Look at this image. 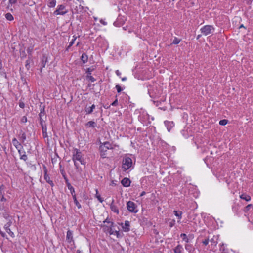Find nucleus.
Masks as SVG:
<instances>
[{"label": "nucleus", "mask_w": 253, "mask_h": 253, "mask_svg": "<svg viewBox=\"0 0 253 253\" xmlns=\"http://www.w3.org/2000/svg\"><path fill=\"white\" fill-rule=\"evenodd\" d=\"M75 153L73 155V160L76 169H78L79 164L77 161H79L81 164L84 165V161L82 158L81 152L77 149L75 150Z\"/></svg>", "instance_id": "f257e3e1"}, {"label": "nucleus", "mask_w": 253, "mask_h": 253, "mask_svg": "<svg viewBox=\"0 0 253 253\" xmlns=\"http://www.w3.org/2000/svg\"><path fill=\"white\" fill-rule=\"evenodd\" d=\"M100 143L101 145L99 147V150L101 153H103L102 154V155H105V152H106L107 150L112 148V145L109 142H104L102 143L100 141Z\"/></svg>", "instance_id": "f03ea898"}, {"label": "nucleus", "mask_w": 253, "mask_h": 253, "mask_svg": "<svg viewBox=\"0 0 253 253\" xmlns=\"http://www.w3.org/2000/svg\"><path fill=\"white\" fill-rule=\"evenodd\" d=\"M214 30L213 27L211 25L204 26L200 29L201 33L205 36L212 34L214 32Z\"/></svg>", "instance_id": "7ed1b4c3"}, {"label": "nucleus", "mask_w": 253, "mask_h": 253, "mask_svg": "<svg viewBox=\"0 0 253 253\" xmlns=\"http://www.w3.org/2000/svg\"><path fill=\"white\" fill-rule=\"evenodd\" d=\"M132 160L128 157H125L122 162V167L125 170L128 169L132 165Z\"/></svg>", "instance_id": "20e7f679"}, {"label": "nucleus", "mask_w": 253, "mask_h": 253, "mask_svg": "<svg viewBox=\"0 0 253 253\" xmlns=\"http://www.w3.org/2000/svg\"><path fill=\"white\" fill-rule=\"evenodd\" d=\"M136 206L135 203L132 201H128L127 203V209L131 212L136 213L137 210H136Z\"/></svg>", "instance_id": "39448f33"}, {"label": "nucleus", "mask_w": 253, "mask_h": 253, "mask_svg": "<svg viewBox=\"0 0 253 253\" xmlns=\"http://www.w3.org/2000/svg\"><path fill=\"white\" fill-rule=\"evenodd\" d=\"M65 9V6L63 5H59L58 8H57L54 12V14L56 15H64L67 12V10H64Z\"/></svg>", "instance_id": "423d86ee"}, {"label": "nucleus", "mask_w": 253, "mask_h": 253, "mask_svg": "<svg viewBox=\"0 0 253 253\" xmlns=\"http://www.w3.org/2000/svg\"><path fill=\"white\" fill-rule=\"evenodd\" d=\"M44 179L47 183H48L51 186H53L54 184L52 180L50 179L49 176L48 175L47 169L45 167H44Z\"/></svg>", "instance_id": "0eeeda50"}, {"label": "nucleus", "mask_w": 253, "mask_h": 253, "mask_svg": "<svg viewBox=\"0 0 253 253\" xmlns=\"http://www.w3.org/2000/svg\"><path fill=\"white\" fill-rule=\"evenodd\" d=\"M130 182V179L128 178H124L121 181V183L124 187H128Z\"/></svg>", "instance_id": "6e6552de"}, {"label": "nucleus", "mask_w": 253, "mask_h": 253, "mask_svg": "<svg viewBox=\"0 0 253 253\" xmlns=\"http://www.w3.org/2000/svg\"><path fill=\"white\" fill-rule=\"evenodd\" d=\"M114 200L112 199V202L110 204V208L113 212L116 213L117 214H119V211L117 207L114 205Z\"/></svg>", "instance_id": "1a4fd4ad"}, {"label": "nucleus", "mask_w": 253, "mask_h": 253, "mask_svg": "<svg viewBox=\"0 0 253 253\" xmlns=\"http://www.w3.org/2000/svg\"><path fill=\"white\" fill-rule=\"evenodd\" d=\"M129 226V222L128 221H126L125 222L124 225H122V228L125 232H128L130 230Z\"/></svg>", "instance_id": "9d476101"}, {"label": "nucleus", "mask_w": 253, "mask_h": 253, "mask_svg": "<svg viewBox=\"0 0 253 253\" xmlns=\"http://www.w3.org/2000/svg\"><path fill=\"white\" fill-rule=\"evenodd\" d=\"M63 176L64 177L65 180H66V182L67 183V185L69 189L70 190L71 194L73 195V192H74V189L73 187L71 186L70 183L68 182V179L65 177V176L63 174Z\"/></svg>", "instance_id": "9b49d317"}, {"label": "nucleus", "mask_w": 253, "mask_h": 253, "mask_svg": "<svg viewBox=\"0 0 253 253\" xmlns=\"http://www.w3.org/2000/svg\"><path fill=\"white\" fill-rule=\"evenodd\" d=\"M67 240L69 242H71L73 241V236H72V232L70 230H68L67 232L66 235Z\"/></svg>", "instance_id": "f8f14e48"}, {"label": "nucleus", "mask_w": 253, "mask_h": 253, "mask_svg": "<svg viewBox=\"0 0 253 253\" xmlns=\"http://www.w3.org/2000/svg\"><path fill=\"white\" fill-rule=\"evenodd\" d=\"M95 108V106L94 104H93L91 107L88 108L86 107L85 108V112L86 114H90L93 112V110Z\"/></svg>", "instance_id": "ddd939ff"}, {"label": "nucleus", "mask_w": 253, "mask_h": 253, "mask_svg": "<svg viewBox=\"0 0 253 253\" xmlns=\"http://www.w3.org/2000/svg\"><path fill=\"white\" fill-rule=\"evenodd\" d=\"M165 124L167 126V129L169 131H170L171 128L174 126L173 122L165 121Z\"/></svg>", "instance_id": "4468645a"}, {"label": "nucleus", "mask_w": 253, "mask_h": 253, "mask_svg": "<svg viewBox=\"0 0 253 253\" xmlns=\"http://www.w3.org/2000/svg\"><path fill=\"white\" fill-rule=\"evenodd\" d=\"M10 224L9 223H7L4 226V228L6 230V231L11 236L14 237V233L11 231L10 229L9 228Z\"/></svg>", "instance_id": "2eb2a0df"}, {"label": "nucleus", "mask_w": 253, "mask_h": 253, "mask_svg": "<svg viewBox=\"0 0 253 253\" xmlns=\"http://www.w3.org/2000/svg\"><path fill=\"white\" fill-rule=\"evenodd\" d=\"M81 60L84 63H85L88 60V56L84 53L81 56Z\"/></svg>", "instance_id": "dca6fc26"}, {"label": "nucleus", "mask_w": 253, "mask_h": 253, "mask_svg": "<svg viewBox=\"0 0 253 253\" xmlns=\"http://www.w3.org/2000/svg\"><path fill=\"white\" fill-rule=\"evenodd\" d=\"M56 0H49L48 5L50 7H54L56 5Z\"/></svg>", "instance_id": "f3484780"}, {"label": "nucleus", "mask_w": 253, "mask_h": 253, "mask_svg": "<svg viewBox=\"0 0 253 253\" xmlns=\"http://www.w3.org/2000/svg\"><path fill=\"white\" fill-rule=\"evenodd\" d=\"M240 198L246 200V201H249L251 200V197L249 195L246 194H242L240 196Z\"/></svg>", "instance_id": "a211bd4d"}, {"label": "nucleus", "mask_w": 253, "mask_h": 253, "mask_svg": "<svg viewBox=\"0 0 253 253\" xmlns=\"http://www.w3.org/2000/svg\"><path fill=\"white\" fill-rule=\"evenodd\" d=\"M42 134H43V136L44 138H46L47 137V127L46 126H43L42 127Z\"/></svg>", "instance_id": "6ab92c4d"}, {"label": "nucleus", "mask_w": 253, "mask_h": 253, "mask_svg": "<svg viewBox=\"0 0 253 253\" xmlns=\"http://www.w3.org/2000/svg\"><path fill=\"white\" fill-rule=\"evenodd\" d=\"M12 143L17 149H18L19 147L21 146L20 144L19 143V142L17 140L16 138H14L12 140Z\"/></svg>", "instance_id": "aec40b11"}, {"label": "nucleus", "mask_w": 253, "mask_h": 253, "mask_svg": "<svg viewBox=\"0 0 253 253\" xmlns=\"http://www.w3.org/2000/svg\"><path fill=\"white\" fill-rule=\"evenodd\" d=\"M182 249V247L180 245H178L177 247H176L174 250V252L176 253H181V250Z\"/></svg>", "instance_id": "412c9836"}, {"label": "nucleus", "mask_w": 253, "mask_h": 253, "mask_svg": "<svg viewBox=\"0 0 253 253\" xmlns=\"http://www.w3.org/2000/svg\"><path fill=\"white\" fill-rule=\"evenodd\" d=\"M73 197L74 202L75 205L78 207V208L79 209L81 208V205H80L79 202L77 201L75 195H73Z\"/></svg>", "instance_id": "4be33fe9"}, {"label": "nucleus", "mask_w": 253, "mask_h": 253, "mask_svg": "<svg viewBox=\"0 0 253 253\" xmlns=\"http://www.w3.org/2000/svg\"><path fill=\"white\" fill-rule=\"evenodd\" d=\"M174 213L175 216L178 217L179 219L181 218L182 211H174Z\"/></svg>", "instance_id": "5701e85b"}, {"label": "nucleus", "mask_w": 253, "mask_h": 253, "mask_svg": "<svg viewBox=\"0 0 253 253\" xmlns=\"http://www.w3.org/2000/svg\"><path fill=\"white\" fill-rule=\"evenodd\" d=\"M5 17L9 21H12L13 20V16L9 13H6L5 14Z\"/></svg>", "instance_id": "b1692460"}, {"label": "nucleus", "mask_w": 253, "mask_h": 253, "mask_svg": "<svg viewBox=\"0 0 253 253\" xmlns=\"http://www.w3.org/2000/svg\"><path fill=\"white\" fill-rule=\"evenodd\" d=\"M47 61V58L46 57H44V56L43 57V58H42V69L43 67H45V64H46Z\"/></svg>", "instance_id": "393cba45"}, {"label": "nucleus", "mask_w": 253, "mask_h": 253, "mask_svg": "<svg viewBox=\"0 0 253 253\" xmlns=\"http://www.w3.org/2000/svg\"><path fill=\"white\" fill-rule=\"evenodd\" d=\"M76 37H75L72 40V41L70 42L69 45H68V46L67 47V49H66V50H68L72 46V45L74 43V42L76 40Z\"/></svg>", "instance_id": "a878e982"}, {"label": "nucleus", "mask_w": 253, "mask_h": 253, "mask_svg": "<svg viewBox=\"0 0 253 253\" xmlns=\"http://www.w3.org/2000/svg\"><path fill=\"white\" fill-rule=\"evenodd\" d=\"M181 237L182 238L183 240H184L186 242H188V239L187 237V236L185 234H181Z\"/></svg>", "instance_id": "bb28decb"}, {"label": "nucleus", "mask_w": 253, "mask_h": 253, "mask_svg": "<svg viewBox=\"0 0 253 253\" xmlns=\"http://www.w3.org/2000/svg\"><path fill=\"white\" fill-rule=\"evenodd\" d=\"M20 159L21 160H23L24 161H26L27 160V155L25 154V152H24V154H22V155H21V156H20Z\"/></svg>", "instance_id": "cd10ccee"}, {"label": "nucleus", "mask_w": 253, "mask_h": 253, "mask_svg": "<svg viewBox=\"0 0 253 253\" xmlns=\"http://www.w3.org/2000/svg\"><path fill=\"white\" fill-rule=\"evenodd\" d=\"M228 122V121L227 120H225V119H223V120H220L219 121V124L220 125H225L227 124Z\"/></svg>", "instance_id": "c85d7f7f"}, {"label": "nucleus", "mask_w": 253, "mask_h": 253, "mask_svg": "<svg viewBox=\"0 0 253 253\" xmlns=\"http://www.w3.org/2000/svg\"><path fill=\"white\" fill-rule=\"evenodd\" d=\"M180 41V40L178 39V38L175 37L173 42L172 44H177L179 43Z\"/></svg>", "instance_id": "c756f323"}, {"label": "nucleus", "mask_w": 253, "mask_h": 253, "mask_svg": "<svg viewBox=\"0 0 253 253\" xmlns=\"http://www.w3.org/2000/svg\"><path fill=\"white\" fill-rule=\"evenodd\" d=\"M87 124L92 127H94L95 126V123L93 121H89Z\"/></svg>", "instance_id": "7c9ffc66"}, {"label": "nucleus", "mask_w": 253, "mask_h": 253, "mask_svg": "<svg viewBox=\"0 0 253 253\" xmlns=\"http://www.w3.org/2000/svg\"><path fill=\"white\" fill-rule=\"evenodd\" d=\"M252 206V205L251 204H249V205H247V206H246L245 207L244 211L245 212L248 211Z\"/></svg>", "instance_id": "2f4dec72"}, {"label": "nucleus", "mask_w": 253, "mask_h": 253, "mask_svg": "<svg viewBox=\"0 0 253 253\" xmlns=\"http://www.w3.org/2000/svg\"><path fill=\"white\" fill-rule=\"evenodd\" d=\"M96 193H97V190H96ZM96 197L98 199V200L101 202L102 203L103 201V200L102 199V198L101 197L100 195H97V193H96Z\"/></svg>", "instance_id": "473e14b6"}, {"label": "nucleus", "mask_w": 253, "mask_h": 253, "mask_svg": "<svg viewBox=\"0 0 253 253\" xmlns=\"http://www.w3.org/2000/svg\"><path fill=\"white\" fill-rule=\"evenodd\" d=\"M209 239H206L202 241V242L203 243V244L204 245H207L209 243Z\"/></svg>", "instance_id": "72a5a7b5"}, {"label": "nucleus", "mask_w": 253, "mask_h": 253, "mask_svg": "<svg viewBox=\"0 0 253 253\" xmlns=\"http://www.w3.org/2000/svg\"><path fill=\"white\" fill-rule=\"evenodd\" d=\"M116 89H117V90L118 92H119H119H121V91H122V88H121V86H120V85H117L116 86Z\"/></svg>", "instance_id": "f704fd0d"}, {"label": "nucleus", "mask_w": 253, "mask_h": 253, "mask_svg": "<svg viewBox=\"0 0 253 253\" xmlns=\"http://www.w3.org/2000/svg\"><path fill=\"white\" fill-rule=\"evenodd\" d=\"M40 124L42 126V127L43 126H44L45 125H44L43 124V119L42 118H40Z\"/></svg>", "instance_id": "c9c22d12"}, {"label": "nucleus", "mask_w": 253, "mask_h": 253, "mask_svg": "<svg viewBox=\"0 0 253 253\" xmlns=\"http://www.w3.org/2000/svg\"><path fill=\"white\" fill-rule=\"evenodd\" d=\"M175 224V220H172L169 223L170 227H172Z\"/></svg>", "instance_id": "e433bc0d"}, {"label": "nucleus", "mask_w": 253, "mask_h": 253, "mask_svg": "<svg viewBox=\"0 0 253 253\" xmlns=\"http://www.w3.org/2000/svg\"><path fill=\"white\" fill-rule=\"evenodd\" d=\"M44 115L45 114H44V112L41 111L39 115L40 118H42V117H43L44 116Z\"/></svg>", "instance_id": "4c0bfd02"}, {"label": "nucleus", "mask_w": 253, "mask_h": 253, "mask_svg": "<svg viewBox=\"0 0 253 253\" xmlns=\"http://www.w3.org/2000/svg\"><path fill=\"white\" fill-rule=\"evenodd\" d=\"M27 118L25 116H23L21 119V121L23 123H25L27 122Z\"/></svg>", "instance_id": "58836bf2"}, {"label": "nucleus", "mask_w": 253, "mask_h": 253, "mask_svg": "<svg viewBox=\"0 0 253 253\" xmlns=\"http://www.w3.org/2000/svg\"><path fill=\"white\" fill-rule=\"evenodd\" d=\"M118 104V100L116 99L112 104V106H116Z\"/></svg>", "instance_id": "ea45409f"}, {"label": "nucleus", "mask_w": 253, "mask_h": 253, "mask_svg": "<svg viewBox=\"0 0 253 253\" xmlns=\"http://www.w3.org/2000/svg\"><path fill=\"white\" fill-rule=\"evenodd\" d=\"M21 138L22 139L23 141H24L26 137V134L25 133H23L21 135Z\"/></svg>", "instance_id": "a19ab883"}, {"label": "nucleus", "mask_w": 253, "mask_h": 253, "mask_svg": "<svg viewBox=\"0 0 253 253\" xmlns=\"http://www.w3.org/2000/svg\"><path fill=\"white\" fill-rule=\"evenodd\" d=\"M88 77L89 78V80L91 81V82H94L95 81V79L92 77V76H88Z\"/></svg>", "instance_id": "79ce46f5"}, {"label": "nucleus", "mask_w": 253, "mask_h": 253, "mask_svg": "<svg viewBox=\"0 0 253 253\" xmlns=\"http://www.w3.org/2000/svg\"><path fill=\"white\" fill-rule=\"evenodd\" d=\"M17 0H9V2L11 3V4H14L15 3H16Z\"/></svg>", "instance_id": "37998d69"}, {"label": "nucleus", "mask_w": 253, "mask_h": 253, "mask_svg": "<svg viewBox=\"0 0 253 253\" xmlns=\"http://www.w3.org/2000/svg\"><path fill=\"white\" fill-rule=\"evenodd\" d=\"M100 23H102V24H103L104 25H105L107 24V23L105 22L104 21H103V20H100Z\"/></svg>", "instance_id": "c03bdc74"}, {"label": "nucleus", "mask_w": 253, "mask_h": 253, "mask_svg": "<svg viewBox=\"0 0 253 253\" xmlns=\"http://www.w3.org/2000/svg\"><path fill=\"white\" fill-rule=\"evenodd\" d=\"M19 106L21 108H23L24 107V104L23 103H20Z\"/></svg>", "instance_id": "a18cd8bd"}, {"label": "nucleus", "mask_w": 253, "mask_h": 253, "mask_svg": "<svg viewBox=\"0 0 253 253\" xmlns=\"http://www.w3.org/2000/svg\"><path fill=\"white\" fill-rule=\"evenodd\" d=\"M26 62H27V63L26 64V67H27V69H28V68L29 67V63L28 60L26 61Z\"/></svg>", "instance_id": "49530a36"}, {"label": "nucleus", "mask_w": 253, "mask_h": 253, "mask_svg": "<svg viewBox=\"0 0 253 253\" xmlns=\"http://www.w3.org/2000/svg\"><path fill=\"white\" fill-rule=\"evenodd\" d=\"M0 234L3 237H5V234L4 232H2V231L0 232Z\"/></svg>", "instance_id": "de8ad7c7"}, {"label": "nucleus", "mask_w": 253, "mask_h": 253, "mask_svg": "<svg viewBox=\"0 0 253 253\" xmlns=\"http://www.w3.org/2000/svg\"><path fill=\"white\" fill-rule=\"evenodd\" d=\"M6 201V199L3 196H2V197L1 199V201Z\"/></svg>", "instance_id": "09e8293b"}, {"label": "nucleus", "mask_w": 253, "mask_h": 253, "mask_svg": "<svg viewBox=\"0 0 253 253\" xmlns=\"http://www.w3.org/2000/svg\"><path fill=\"white\" fill-rule=\"evenodd\" d=\"M18 153H19V154H20V155L21 156V155H22V151H21V150H20V149H18Z\"/></svg>", "instance_id": "8fccbe9b"}, {"label": "nucleus", "mask_w": 253, "mask_h": 253, "mask_svg": "<svg viewBox=\"0 0 253 253\" xmlns=\"http://www.w3.org/2000/svg\"><path fill=\"white\" fill-rule=\"evenodd\" d=\"M145 194V192L143 191L142 192L141 194H140V196H142L143 195H144Z\"/></svg>", "instance_id": "3c124183"}, {"label": "nucleus", "mask_w": 253, "mask_h": 253, "mask_svg": "<svg viewBox=\"0 0 253 253\" xmlns=\"http://www.w3.org/2000/svg\"><path fill=\"white\" fill-rule=\"evenodd\" d=\"M116 73L117 75H120V73L119 72V71L118 70H117L116 71Z\"/></svg>", "instance_id": "603ef678"}, {"label": "nucleus", "mask_w": 253, "mask_h": 253, "mask_svg": "<svg viewBox=\"0 0 253 253\" xmlns=\"http://www.w3.org/2000/svg\"><path fill=\"white\" fill-rule=\"evenodd\" d=\"M110 234H112L113 233V232L112 231V229L111 228L110 230L109 231Z\"/></svg>", "instance_id": "864d4df0"}, {"label": "nucleus", "mask_w": 253, "mask_h": 253, "mask_svg": "<svg viewBox=\"0 0 253 253\" xmlns=\"http://www.w3.org/2000/svg\"><path fill=\"white\" fill-rule=\"evenodd\" d=\"M126 77H124V78H123L122 79V80L124 81L126 80Z\"/></svg>", "instance_id": "5fc2aeb1"}, {"label": "nucleus", "mask_w": 253, "mask_h": 253, "mask_svg": "<svg viewBox=\"0 0 253 253\" xmlns=\"http://www.w3.org/2000/svg\"><path fill=\"white\" fill-rule=\"evenodd\" d=\"M242 27H244V26H243V25H241L239 27V28H242Z\"/></svg>", "instance_id": "6e6d98bb"}, {"label": "nucleus", "mask_w": 253, "mask_h": 253, "mask_svg": "<svg viewBox=\"0 0 253 253\" xmlns=\"http://www.w3.org/2000/svg\"><path fill=\"white\" fill-rule=\"evenodd\" d=\"M201 37V35H198L197 37V39H199V38Z\"/></svg>", "instance_id": "4d7b16f0"}, {"label": "nucleus", "mask_w": 253, "mask_h": 253, "mask_svg": "<svg viewBox=\"0 0 253 253\" xmlns=\"http://www.w3.org/2000/svg\"><path fill=\"white\" fill-rule=\"evenodd\" d=\"M2 68V65L1 63L0 62V69H1Z\"/></svg>", "instance_id": "13d9d810"}, {"label": "nucleus", "mask_w": 253, "mask_h": 253, "mask_svg": "<svg viewBox=\"0 0 253 253\" xmlns=\"http://www.w3.org/2000/svg\"><path fill=\"white\" fill-rule=\"evenodd\" d=\"M1 189H2V186H1L0 188V192H1Z\"/></svg>", "instance_id": "bf43d9fd"}, {"label": "nucleus", "mask_w": 253, "mask_h": 253, "mask_svg": "<svg viewBox=\"0 0 253 253\" xmlns=\"http://www.w3.org/2000/svg\"><path fill=\"white\" fill-rule=\"evenodd\" d=\"M213 239H212L211 240V242H213Z\"/></svg>", "instance_id": "052dcab7"}]
</instances>
